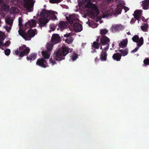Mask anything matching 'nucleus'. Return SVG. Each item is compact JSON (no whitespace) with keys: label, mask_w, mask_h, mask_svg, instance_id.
Listing matches in <instances>:
<instances>
[{"label":"nucleus","mask_w":149,"mask_h":149,"mask_svg":"<svg viewBox=\"0 0 149 149\" xmlns=\"http://www.w3.org/2000/svg\"><path fill=\"white\" fill-rule=\"evenodd\" d=\"M148 28V25L145 24L141 26V29L144 32H146L147 31V29Z\"/></svg>","instance_id":"29"},{"label":"nucleus","mask_w":149,"mask_h":149,"mask_svg":"<svg viewBox=\"0 0 149 149\" xmlns=\"http://www.w3.org/2000/svg\"><path fill=\"white\" fill-rule=\"evenodd\" d=\"M22 22V19L21 17H19V29L18 31V33H19V35L25 40H31V38L34 37L35 36V31L32 29H30L28 31L27 33H26L25 30H23L20 28L22 26H23Z\"/></svg>","instance_id":"3"},{"label":"nucleus","mask_w":149,"mask_h":149,"mask_svg":"<svg viewBox=\"0 0 149 149\" xmlns=\"http://www.w3.org/2000/svg\"><path fill=\"white\" fill-rule=\"evenodd\" d=\"M87 13L89 17L92 18L97 17L98 20H100L102 18L109 17L113 15L116 16L120 14L122 10H102L101 11L102 15H99V10H82Z\"/></svg>","instance_id":"1"},{"label":"nucleus","mask_w":149,"mask_h":149,"mask_svg":"<svg viewBox=\"0 0 149 149\" xmlns=\"http://www.w3.org/2000/svg\"><path fill=\"white\" fill-rule=\"evenodd\" d=\"M5 55L8 56L9 55L10 53V50L9 49H6L4 51Z\"/></svg>","instance_id":"30"},{"label":"nucleus","mask_w":149,"mask_h":149,"mask_svg":"<svg viewBox=\"0 0 149 149\" xmlns=\"http://www.w3.org/2000/svg\"><path fill=\"white\" fill-rule=\"evenodd\" d=\"M27 10V12H31L33 11V10Z\"/></svg>","instance_id":"49"},{"label":"nucleus","mask_w":149,"mask_h":149,"mask_svg":"<svg viewBox=\"0 0 149 149\" xmlns=\"http://www.w3.org/2000/svg\"><path fill=\"white\" fill-rule=\"evenodd\" d=\"M58 28L61 31H62L65 29L68 28V24L66 22L64 21H60L58 23Z\"/></svg>","instance_id":"14"},{"label":"nucleus","mask_w":149,"mask_h":149,"mask_svg":"<svg viewBox=\"0 0 149 149\" xmlns=\"http://www.w3.org/2000/svg\"><path fill=\"white\" fill-rule=\"evenodd\" d=\"M4 39L3 33L0 31V40L3 41Z\"/></svg>","instance_id":"36"},{"label":"nucleus","mask_w":149,"mask_h":149,"mask_svg":"<svg viewBox=\"0 0 149 149\" xmlns=\"http://www.w3.org/2000/svg\"><path fill=\"white\" fill-rule=\"evenodd\" d=\"M3 2V0H0V3H2Z\"/></svg>","instance_id":"52"},{"label":"nucleus","mask_w":149,"mask_h":149,"mask_svg":"<svg viewBox=\"0 0 149 149\" xmlns=\"http://www.w3.org/2000/svg\"><path fill=\"white\" fill-rule=\"evenodd\" d=\"M127 8L122 5L117 6V9H128Z\"/></svg>","instance_id":"33"},{"label":"nucleus","mask_w":149,"mask_h":149,"mask_svg":"<svg viewBox=\"0 0 149 149\" xmlns=\"http://www.w3.org/2000/svg\"><path fill=\"white\" fill-rule=\"evenodd\" d=\"M127 33V34L128 35H130L131 34V33L129 32Z\"/></svg>","instance_id":"51"},{"label":"nucleus","mask_w":149,"mask_h":149,"mask_svg":"<svg viewBox=\"0 0 149 149\" xmlns=\"http://www.w3.org/2000/svg\"><path fill=\"white\" fill-rule=\"evenodd\" d=\"M5 21H6V23L8 24L9 26H11L13 24V20L10 18H8L5 19Z\"/></svg>","instance_id":"27"},{"label":"nucleus","mask_w":149,"mask_h":149,"mask_svg":"<svg viewBox=\"0 0 149 149\" xmlns=\"http://www.w3.org/2000/svg\"><path fill=\"white\" fill-rule=\"evenodd\" d=\"M110 40L109 38L105 35H103L100 38V42L101 45H106L105 48H104L106 50H108L109 48Z\"/></svg>","instance_id":"7"},{"label":"nucleus","mask_w":149,"mask_h":149,"mask_svg":"<svg viewBox=\"0 0 149 149\" xmlns=\"http://www.w3.org/2000/svg\"><path fill=\"white\" fill-rule=\"evenodd\" d=\"M105 48V47H103V48L101 46V47H100V49H102V50H103V49H104Z\"/></svg>","instance_id":"50"},{"label":"nucleus","mask_w":149,"mask_h":149,"mask_svg":"<svg viewBox=\"0 0 149 149\" xmlns=\"http://www.w3.org/2000/svg\"><path fill=\"white\" fill-rule=\"evenodd\" d=\"M128 41L126 39L123 40V41L119 43V48H124L126 47Z\"/></svg>","instance_id":"22"},{"label":"nucleus","mask_w":149,"mask_h":149,"mask_svg":"<svg viewBox=\"0 0 149 149\" xmlns=\"http://www.w3.org/2000/svg\"><path fill=\"white\" fill-rule=\"evenodd\" d=\"M118 51L120 52V54L122 55V56H126L128 54V49L127 48H125L121 49L119 48V49H118Z\"/></svg>","instance_id":"21"},{"label":"nucleus","mask_w":149,"mask_h":149,"mask_svg":"<svg viewBox=\"0 0 149 149\" xmlns=\"http://www.w3.org/2000/svg\"><path fill=\"white\" fill-rule=\"evenodd\" d=\"M57 14L56 12H54L49 10H42L40 13V15L42 17H40L38 19V23L40 27H45L47 25L48 20L47 18L52 15Z\"/></svg>","instance_id":"4"},{"label":"nucleus","mask_w":149,"mask_h":149,"mask_svg":"<svg viewBox=\"0 0 149 149\" xmlns=\"http://www.w3.org/2000/svg\"><path fill=\"white\" fill-rule=\"evenodd\" d=\"M120 26L118 25L113 26L112 27V31L113 32L118 31L120 29Z\"/></svg>","instance_id":"25"},{"label":"nucleus","mask_w":149,"mask_h":149,"mask_svg":"<svg viewBox=\"0 0 149 149\" xmlns=\"http://www.w3.org/2000/svg\"><path fill=\"white\" fill-rule=\"evenodd\" d=\"M66 17L68 22L71 25L73 24L74 21L77 19V17L74 14L70 15H69V17L66 16Z\"/></svg>","instance_id":"15"},{"label":"nucleus","mask_w":149,"mask_h":149,"mask_svg":"<svg viewBox=\"0 0 149 149\" xmlns=\"http://www.w3.org/2000/svg\"><path fill=\"white\" fill-rule=\"evenodd\" d=\"M55 14L54 15H53V19L54 20L57 19L55 15Z\"/></svg>","instance_id":"45"},{"label":"nucleus","mask_w":149,"mask_h":149,"mask_svg":"<svg viewBox=\"0 0 149 149\" xmlns=\"http://www.w3.org/2000/svg\"><path fill=\"white\" fill-rule=\"evenodd\" d=\"M116 52H117V51H116Z\"/></svg>","instance_id":"59"},{"label":"nucleus","mask_w":149,"mask_h":149,"mask_svg":"<svg viewBox=\"0 0 149 149\" xmlns=\"http://www.w3.org/2000/svg\"><path fill=\"white\" fill-rule=\"evenodd\" d=\"M132 40L133 41L137 43V45L138 47H140L143 44V39L141 37L140 38H139L137 35H135L132 38Z\"/></svg>","instance_id":"9"},{"label":"nucleus","mask_w":149,"mask_h":149,"mask_svg":"<svg viewBox=\"0 0 149 149\" xmlns=\"http://www.w3.org/2000/svg\"><path fill=\"white\" fill-rule=\"evenodd\" d=\"M62 0H50V2L51 3H55L60 2Z\"/></svg>","instance_id":"39"},{"label":"nucleus","mask_w":149,"mask_h":149,"mask_svg":"<svg viewBox=\"0 0 149 149\" xmlns=\"http://www.w3.org/2000/svg\"><path fill=\"white\" fill-rule=\"evenodd\" d=\"M139 47H136V48H135V49H134L132 51V52H131L134 53L135 52H136L137 51V50H138Z\"/></svg>","instance_id":"42"},{"label":"nucleus","mask_w":149,"mask_h":149,"mask_svg":"<svg viewBox=\"0 0 149 149\" xmlns=\"http://www.w3.org/2000/svg\"><path fill=\"white\" fill-rule=\"evenodd\" d=\"M112 48H114V49L115 48L114 47V42L112 44Z\"/></svg>","instance_id":"48"},{"label":"nucleus","mask_w":149,"mask_h":149,"mask_svg":"<svg viewBox=\"0 0 149 149\" xmlns=\"http://www.w3.org/2000/svg\"><path fill=\"white\" fill-rule=\"evenodd\" d=\"M142 12V10H136L134 12V14H133L134 18L137 20L140 19L141 16Z\"/></svg>","instance_id":"19"},{"label":"nucleus","mask_w":149,"mask_h":149,"mask_svg":"<svg viewBox=\"0 0 149 149\" xmlns=\"http://www.w3.org/2000/svg\"><path fill=\"white\" fill-rule=\"evenodd\" d=\"M0 48H1V49L2 50H4V49L3 48V47H0Z\"/></svg>","instance_id":"53"},{"label":"nucleus","mask_w":149,"mask_h":149,"mask_svg":"<svg viewBox=\"0 0 149 149\" xmlns=\"http://www.w3.org/2000/svg\"><path fill=\"white\" fill-rule=\"evenodd\" d=\"M73 28L76 32H81L82 30V25L80 23H75L73 25Z\"/></svg>","instance_id":"16"},{"label":"nucleus","mask_w":149,"mask_h":149,"mask_svg":"<svg viewBox=\"0 0 149 149\" xmlns=\"http://www.w3.org/2000/svg\"><path fill=\"white\" fill-rule=\"evenodd\" d=\"M71 57L72 60L74 61L77 59V58L78 57V56L76 54L75 55H72L71 56Z\"/></svg>","instance_id":"41"},{"label":"nucleus","mask_w":149,"mask_h":149,"mask_svg":"<svg viewBox=\"0 0 149 149\" xmlns=\"http://www.w3.org/2000/svg\"><path fill=\"white\" fill-rule=\"evenodd\" d=\"M72 51V49H70L64 45L55 50L53 53V58L51 57L49 59L50 63L52 65L56 64V60L60 61L65 58V57L69 53Z\"/></svg>","instance_id":"2"},{"label":"nucleus","mask_w":149,"mask_h":149,"mask_svg":"<svg viewBox=\"0 0 149 149\" xmlns=\"http://www.w3.org/2000/svg\"><path fill=\"white\" fill-rule=\"evenodd\" d=\"M125 10V13H126L127 11L128 10Z\"/></svg>","instance_id":"54"},{"label":"nucleus","mask_w":149,"mask_h":149,"mask_svg":"<svg viewBox=\"0 0 149 149\" xmlns=\"http://www.w3.org/2000/svg\"><path fill=\"white\" fill-rule=\"evenodd\" d=\"M73 40V39L72 38V37H70L65 40V41L66 43H67L68 44H70L72 43Z\"/></svg>","instance_id":"28"},{"label":"nucleus","mask_w":149,"mask_h":149,"mask_svg":"<svg viewBox=\"0 0 149 149\" xmlns=\"http://www.w3.org/2000/svg\"><path fill=\"white\" fill-rule=\"evenodd\" d=\"M122 55L120 54V53L117 52L114 54L112 56L113 59L115 61H120Z\"/></svg>","instance_id":"20"},{"label":"nucleus","mask_w":149,"mask_h":149,"mask_svg":"<svg viewBox=\"0 0 149 149\" xmlns=\"http://www.w3.org/2000/svg\"><path fill=\"white\" fill-rule=\"evenodd\" d=\"M53 45L51 43H49L47 44V52H50L52 49Z\"/></svg>","instance_id":"26"},{"label":"nucleus","mask_w":149,"mask_h":149,"mask_svg":"<svg viewBox=\"0 0 149 149\" xmlns=\"http://www.w3.org/2000/svg\"><path fill=\"white\" fill-rule=\"evenodd\" d=\"M108 49L106 50L103 49V51L101 52V54H100V59L102 61H105L107 60V51Z\"/></svg>","instance_id":"11"},{"label":"nucleus","mask_w":149,"mask_h":149,"mask_svg":"<svg viewBox=\"0 0 149 149\" xmlns=\"http://www.w3.org/2000/svg\"><path fill=\"white\" fill-rule=\"evenodd\" d=\"M36 64L42 68H46L48 67V64L46 60L43 58H39L37 59Z\"/></svg>","instance_id":"10"},{"label":"nucleus","mask_w":149,"mask_h":149,"mask_svg":"<svg viewBox=\"0 0 149 149\" xmlns=\"http://www.w3.org/2000/svg\"><path fill=\"white\" fill-rule=\"evenodd\" d=\"M136 19L134 18H132V20H131V22H130V23L131 24H132L134 23L136 21Z\"/></svg>","instance_id":"43"},{"label":"nucleus","mask_w":149,"mask_h":149,"mask_svg":"<svg viewBox=\"0 0 149 149\" xmlns=\"http://www.w3.org/2000/svg\"><path fill=\"white\" fill-rule=\"evenodd\" d=\"M36 26V21L32 19L26 22L24 24V26L26 27L33 28Z\"/></svg>","instance_id":"13"},{"label":"nucleus","mask_w":149,"mask_h":149,"mask_svg":"<svg viewBox=\"0 0 149 149\" xmlns=\"http://www.w3.org/2000/svg\"><path fill=\"white\" fill-rule=\"evenodd\" d=\"M84 45H85V44H83V45H82V46H84Z\"/></svg>","instance_id":"57"},{"label":"nucleus","mask_w":149,"mask_h":149,"mask_svg":"<svg viewBox=\"0 0 149 149\" xmlns=\"http://www.w3.org/2000/svg\"><path fill=\"white\" fill-rule=\"evenodd\" d=\"M10 10V12L11 14H13V15H15L16 14V10H5V11L6 12H9Z\"/></svg>","instance_id":"31"},{"label":"nucleus","mask_w":149,"mask_h":149,"mask_svg":"<svg viewBox=\"0 0 149 149\" xmlns=\"http://www.w3.org/2000/svg\"><path fill=\"white\" fill-rule=\"evenodd\" d=\"M9 26H6L5 27V29H6V31L8 33L9 32L10 30L11 29L12 25Z\"/></svg>","instance_id":"38"},{"label":"nucleus","mask_w":149,"mask_h":149,"mask_svg":"<svg viewBox=\"0 0 149 149\" xmlns=\"http://www.w3.org/2000/svg\"><path fill=\"white\" fill-rule=\"evenodd\" d=\"M30 49L29 47H26L25 45H23L19 47V49L13 51L14 54L16 55H19V59L20 60L21 58L25 56H26L30 52Z\"/></svg>","instance_id":"5"},{"label":"nucleus","mask_w":149,"mask_h":149,"mask_svg":"<svg viewBox=\"0 0 149 149\" xmlns=\"http://www.w3.org/2000/svg\"><path fill=\"white\" fill-rule=\"evenodd\" d=\"M2 41L0 40V47H3V42Z\"/></svg>","instance_id":"46"},{"label":"nucleus","mask_w":149,"mask_h":149,"mask_svg":"<svg viewBox=\"0 0 149 149\" xmlns=\"http://www.w3.org/2000/svg\"><path fill=\"white\" fill-rule=\"evenodd\" d=\"M71 35V33H69L68 34H66L64 35V37L66 38H68Z\"/></svg>","instance_id":"44"},{"label":"nucleus","mask_w":149,"mask_h":149,"mask_svg":"<svg viewBox=\"0 0 149 149\" xmlns=\"http://www.w3.org/2000/svg\"><path fill=\"white\" fill-rule=\"evenodd\" d=\"M10 44V42L9 40H8L5 42L4 44L3 43V46H5L8 47L9 46Z\"/></svg>","instance_id":"40"},{"label":"nucleus","mask_w":149,"mask_h":149,"mask_svg":"<svg viewBox=\"0 0 149 149\" xmlns=\"http://www.w3.org/2000/svg\"><path fill=\"white\" fill-rule=\"evenodd\" d=\"M144 64L146 65H149V59L147 58L143 60Z\"/></svg>","instance_id":"37"},{"label":"nucleus","mask_w":149,"mask_h":149,"mask_svg":"<svg viewBox=\"0 0 149 149\" xmlns=\"http://www.w3.org/2000/svg\"><path fill=\"white\" fill-rule=\"evenodd\" d=\"M2 7H3L2 9H9V6L6 4H2Z\"/></svg>","instance_id":"34"},{"label":"nucleus","mask_w":149,"mask_h":149,"mask_svg":"<svg viewBox=\"0 0 149 149\" xmlns=\"http://www.w3.org/2000/svg\"><path fill=\"white\" fill-rule=\"evenodd\" d=\"M1 11H3L4 10H1Z\"/></svg>","instance_id":"56"},{"label":"nucleus","mask_w":149,"mask_h":149,"mask_svg":"<svg viewBox=\"0 0 149 149\" xmlns=\"http://www.w3.org/2000/svg\"><path fill=\"white\" fill-rule=\"evenodd\" d=\"M93 0H82V2L79 1V8L81 9L82 8H92V9H97L96 5L92 3Z\"/></svg>","instance_id":"6"},{"label":"nucleus","mask_w":149,"mask_h":149,"mask_svg":"<svg viewBox=\"0 0 149 149\" xmlns=\"http://www.w3.org/2000/svg\"><path fill=\"white\" fill-rule=\"evenodd\" d=\"M35 2L33 0H24V5L27 9H33V5Z\"/></svg>","instance_id":"8"},{"label":"nucleus","mask_w":149,"mask_h":149,"mask_svg":"<svg viewBox=\"0 0 149 149\" xmlns=\"http://www.w3.org/2000/svg\"><path fill=\"white\" fill-rule=\"evenodd\" d=\"M51 30H49V32H51Z\"/></svg>","instance_id":"58"},{"label":"nucleus","mask_w":149,"mask_h":149,"mask_svg":"<svg viewBox=\"0 0 149 149\" xmlns=\"http://www.w3.org/2000/svg\"><path fill=\"white\" fill-rule=\"evenodd\" d=\"M99 37H98L97 38V39H96V41H95V42H96L98 43V42H99Z\"/></svg>","instance_id":"47"},{"label":"nucleus","mask_w":149,"mask_h":149,"mask_svg":"<svg viewBox=\"0 0 149 149\" xmlns=\"http://www.w3.org/2000/svg\"><path fill=\"white\" fill-rule=\"evenodd\" d=\"M100 44L99 43L97 42H94L93 43V45H92V50H91V53H93L95 52H97L96 49H98L100 47Z\"/></svg>","instance_id":"17"},{"label":"nucleus","mask_w":149,"mask_h":149,"mask_svg":"<svg viewBox=\"0 0 149 149\" xmlns=\"http://www.w3.org/2000/svg\"><path fill=\"white\" fill-rule=\"evenodd\" d=\"M111 0H107L108 1V2L111 1Z\"/></svg>","instance_id":"55"},{"label":"nucleus","mask_w":149,"mask_h":149,"mask_svg":"<svg viewBox=\"0 0 149 149\" xmlns=\"http://www.w3.org/2000/svg\"><path fill=\"white\" fill-rule=\"evenodd\" d=\"M47 51H42L41 52L42 55L45 59H49L50 56V54Z\"/></svg>","instance_id":"24"},{"label":"nucleus","mask_w":149,"mask_h":149,"mask_svg":"<svg viewBox=\"0 0 149 149\" xmlns=\"http://www.w3.org/2000/svg\"><path fill=\"white\" fill-rule=\"evenodd\" d=\"M61 40V38L58 35L56 34H53L51 38V42L54 44H56L59 42Z\"/></svg>","instance_id":"12"},{"label":"nucleus","mask_w":149,"mask_h":149,"mask_svg":"<svg viewBox=\"0 0 149 149\" xmlns=\"http://www.w3.org/2000/svg\"><path fill=\"white\" fill-rule=\"evenodd\" d=\"M141 5L143 9H149V0H145L141 2Z\"/></svg>","instance_id":"18"},{"label":"nucleus","mask_w":149,"mask_h":149,"mask_svg":"<svg viewBox=\"0 0 149 149\" xmlns=\"http://www.w3.org/2000/svg\"><path fill=\"white\" fill-rule=\"evenodd\" d=\"M108 31L105 29H101L100 31V34L101 35H105L108 33Z\"/></svg>","instance_id":"32"},{"label":"nucleus","mask_w":149,"mask_h":149,"mask_svg":"<svg viewBox=\"0 0 149 149\" xmlns=\"http://www.w3.org/2000/svg\"><path fill=\"white\" fill-rule=\"evenodd\" d=\"M37 56V54H36L32 53L29 56L26 57V60H27V61H33L35 60Z\"/></svg>","instance_id":"23"},{"label":"nucleus","mask_w":149,"mask_h":149,"mask_svg":"<svg viewBox=\"0 0 149 149\" xmlns=\"http://www.w3.org/2000/svg\"><path fill=\"white\" fill-rule=\"evenodd\" d=\"M50 29H52V31H54L55 30L56 28V26L53 24H51L50 26Z\"/></svg>","instance_id":"35"}]
</instances>
